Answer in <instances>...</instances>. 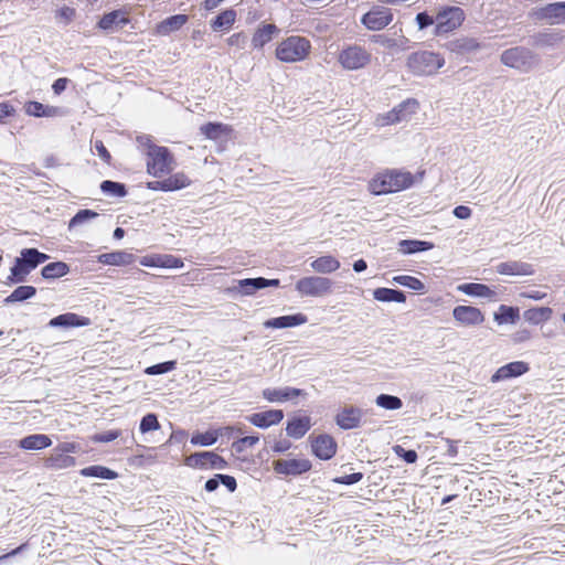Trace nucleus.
I'll list each match as a JSON object with an SVG mask.
<instances>
[{
    "mask_svg": "<svg viewBox=\"0 0 565 565\" xmlns=\"http://www.w3.org/2000/svg\"><path fill=\"white\" fill-rule=\"evenodd\" d=\"M414 178L408 171L386 169L374 175L369 182V190L375 195L403 191L413 185Z\"/></svg>",
    "mask_w": 565,
    "mask_h": 565,
    "instance_id": "nucleus-1",
    "label": "nucleus"
},
{
    "mask_svg": "<svg viewBox=\"0 0 565 565\" xmlns=\"http://www.w3.org/2000/svg\"><path fill=\"white\" fill-rule=\"evenodd\" d=\"M50 256L36 248H23L20 256L14 259V264L10 269V275L4 284L8 286L24 282L29 274L39 265L45 263Z\"/></svg>",
    "mask_w": 565,
    "mask_h": 565,
    "instance_id": "nucleus-2",
    "label": "nucleus"
},
{
    "mask_svg": "<svg viewBox=\"0 0 565 565\" xmlns=\"http://www.w3.org/2000/svg\"><path fill=\"white\" fill-rule=\"evenodd\" d=\"M444 65V56L434 51L413 52L406 60L408 71L415 76L435 75Z\"/></svg>",
    "mask_w": 565,
    "mask_h": 565,
    "instance_id": "nucleus-3",
    "label": "nucleus"
},
{
    "mask_svg": "<svg viewBox=\"0 0 565 565\" xmlns=\"http://www.w3.org/2000/svg\"><path fill=\"white\" fill-rule=\"evenodd\" d=\"M311 52V42L300 35L282 40L276 47V57L284 63L305 61Z\"/></svg>",
    "mask_w": 565,
    "mask_h": 565,
    "instance_id": "nucleus-4",
    "label": "nucleus"
},
{
    "mask_svg": "<svg viewBox=\"0 0 565 565\" xmlns=\"http://www.w3.org/2000/svg\"><path fill=\"white\" fill-rule=\"evenodd\" d=\"M146 166L150 175L160 178L174 169L175 161L167 147H151L146 152Z\"/></svg>",
    "mask_w": 565,
    "mask_h": 565,
    "instance_id": "nucleus-5",
    "label": "nucleus"
},
{
    "mask_svg": "<svg viewBox=\"0 0 565 565\" xmlns=\"http://www.w3.org/2000/svg\"><path fill=\"white\" fill-rule=\"evenodd\" d=\"M501 63L505 66L527 72L539 64L537 55L524 46L508 49L501 54Z\"/></svg>",
    "mask_w": 565,
    "mask_h": 565,
    "instance_id": "nucleus-6",
    "label": "nucleus"
},
{
    "mask_svg": "<svg viewBox=\"0 0 565 565\" xmlns=\"http://www.w3.org/2000/svg\"><path fill=\"white\" fill-rule=\"evenodd\" d=\"M79 445L72 441L60 443L45 459V467L50 469H67L76 465V459L71 454H76Z\"/></svg>",
    "mask_w": 565,
    "mask_h": 565,
    "instance_id": "nucleus-7",
    "label": "nucleus"
},
{
    "mask_svg": "<svg viewBox=\"0 0 565 565\" xmlns=\"http://www.w3.org/2000/svg\"><path fill=\"white\" fill-rule=\"evenodd\" d=\"M333 281L322 276H308L296 282V290L303 297H322L332 292Z\"/></svg>",
    "mask_w": 565,
    "mask_h": 565,
    "instance_id": "nucleus-8",
    "label": "nucleus"
},
{
    "mask_svg": "<svg viewBox=\"0 0 565 565\" xmlns=\"http://www.w3.org/2000/svg\"><path fill=\"white\" fill-rule=\"evenodd\" d=\"M465 21V11L459 7H446L436 15L435 35H441L458 29Z\"/></svg>",
    "mask_w": 565,
    "mask_h": 565,
    "instance_id": "nucleus-9",
    "label": "nucleus"
},
{
    "mask_svg": "<svg viewBox=\"0 0 565 565\" xmlns=\"http://www.w3.org/2000/svg\"><path fill=\"white\" fill-rule=\"evenodd\" d=\"M418 106L419 104L415 98H408L396 105L386 114L379 115L376 117L375 124L379 127H385L407 120L413 114L417 111Z\"/></svg>",
    "mask_w": 565,
    "mask_h": 565,
    "instance_id": "nucleus-10",
    "label": "nucleus"
},
{
    "mask_svg": "<svg viewBox=\"0 0 565 565\" xmlns=\"http://www.w3.org/2000/svg\"><path fill=\"white\" fill-rule=\"evenodd\" d=\"M185 465L202 470H224L228 467L227 461L214 451H199L185 458Z\"/></svg>",
    "mask_w": 565,
    "mask_h": 565,
    "instance_id": "nucleus-11",
    "label": "nucleus"
},
{
    "mask_svg": "<svg viewBox=\"0 0 565 565\" xmlns=\"http://www.w3.org/2000/svg\"><path fill=\"white\" fill-rule=\"evenodd\" d=\"M371 62V54L360 45H350L339 54V63L349 71L365 67Z\"/></svg>",
    "mask_w": 565,
    "mask_h": 565,
    "instance_id": "nucleus-12",
    "label": "nucleus"
},
{
    "mask_svg": "<svg viewBox=\"0 0 565 565\" xmlns=\"http://www.w3.org/2000/svg\"><path fill=\"white\" fill-rule=\"evenodd\" d=\"M394 19L390 8L374 6L361 18V23L371 31H381L392 23Z\"/></svg>",
    "mask_w": 565,
    "mask_h": 565,
    "instance_id": "nucleus-13",
    "label": "nucleus"
},
{
    "mask_svg": "<svg viewBox=\"0 0 565 565\" xmlns=\"http://www.w3.org/2000/svg\"><path fill=\"white\" fill-rule=\"evenodd\" d=\"M454 319L461 326L465 327H475L483 323L484 315L483 312L472 306H457L452 310Z\"/></svg>",
    "mask_w": 565,
    "mask_h": 565,
    "instance_id": "nucleus-14",
    "label": "nucleus"
},
{
    "mask_svg": "<svg viewBox=\"0 0 565 565\" xmlns=\"http://www.w3.org/2000/svg\"><path fill=\"white\" fill-rule=\"evenodd\" d=\"M311 467L308 459H279L274 462L275 472L285 476H299L309 471Z\"/></svg>",
    "mask_w": 565,
    "mask_h": 565,
    "instance_id": "nucleus-15",
    "label": "nucleus"
},
{
    "mask_svg": "<svg viewBox=\"0 0 565 565\" xmlns=\"http://www.w3.org/2000/svg\"><path fill=\"white\" fill-rule=\"evenodd\" d=\"M311 449L319 459L329 460L337 452V443L332 436L322 434L311 440Z\"/></svg>",
    "mask_w": 565,
    "mask_h": 565,
    "instance_id": "nucleus-16",
    "label": "nucleus"
},
{
    "mask_svg": "<svg viewBox=\"0 0 565 565\" xmlns=\"http://www.w3.org/2000/svg\"><path fill=\"white\" fill-rule=\"evenodd\" d=\"M363 415L364 411L362 408L348 406L337 414L335 423L341 429H354L360 426Z\"/></svg>",
    "mask_w": 565,
    "mask_h": 565,
    "instance_id": "nucleus-17",
    "label": "nucleus"
},
{
    "mask_svg": "<svg viewBox=\"0 0 565 565\" xmlns=\"http://www.w3.org/2000/svg\"><path fill=\"white\" fill-rule=\"evenodd\" d=\"M263 397L270 403H282L294 399L298 396L306 395L302 390L285 386V387H267L263 390Z\"/></svg>",
    "mask_w": 565,
    "mask_h": 565,
    "instance_id": "nucleus-18",
    "label": "nucleus"
},
{
    "mask_svg": "<svg viewBox=\"0 0 565 565\" xmlns=\"http://www.w3.org/2000/svg\"><path fill=\"white\" fill-rule=\"evenodd\" d=\"M530 370L529 364L523 361H514L510 362L501 367H499L494 374L491 376V382L497 383L505 380H510L513 377L521 376L525 374Z\"/></svg>",
    "mask_w": 565,
    "mask_h": 565,
    "instance_id": "nucleus-19",
    "label": "nucleus"
},
{
    "mask_svg": "<svg viewBox=\"0 0 565 565\" xmlns=\"http://www.w3.org/2000/svg\"><path fill=\"white\" fill-rule=\"evenodd\" d=\"M495 271L500 275L508 276H531L535 273L532 264L521 260H508L499 263Z\"/></svg>",
    "mask_w": 565,
    "mask_h": 565,
    "instance_id": "nucleus-20",
    "label": "nucleus"
},
{
    "mask_svg": "<svg viewBox=\"0 0 565 565\" xmlns=\"http://www.w3.org/2000/svg\"><path fill=\"white\" fill-rule=\"evenodd\" d=\"M282 418L284 412L281 409H268L249 415L247 420L256 427L268 428L271 425L279 424Z\"/></svg>",
    "mask_w": 565,
    "mask_h": 565,
    "instance_id": "nucleus-21",
    "label": "nucleus"
},
{
    "mask_svg": "<svg viewBox=\"0 0 565 565\" xmlns=\"http://www.w3.org/2000/svg\"><path fill=\"white\" fill-rule=\"evenodd\" d=\"M537 17L551 24L565 23V2H553L540 8Z\"/></svg>",
    "mask_w": 565,
    "mask_h": 565,
    "instance_id": "nucleus-22",
    "label": "nucleus"
},
{
    "mask_svg": "<svg viewBox=\"0 0 565 565\" xmlns=\"http://www.w3.org/2000/svg\"><path fill=\"white\" fill-rule=\"evenodd\" d=\"M140 264L146 267L162 268H182L184 266L182 259L173 255H149L140 259Z\"/></svg>",
    "mask_w": 565,
    "mask_h": 565,
    "instance_id": "nucleus-23",
    "label": "nucleus"
},
{
    "mask_svg": "<svg viewBox=\"0 0 565 565\" xmlns=\"http://www.w3.org/2000/svg\"><path fill=\"white\" fill-rule=\"evenodd\" d=\"M457 289L471 297L488 298L492 301L499 300L498 292L484 284L467 282L459 285Z\"/></svg>",
    "mask_w": 565,
    "mask_h": 565,
    "instance_id": "nucleus-24",
    "label": "nucleus"
},
{
    "mask_svg": "<svg viewBox=\"0 0 565 565\" xmlns=\"http://www.w3.org/2000/svg\"><path fill=\"white\" fill-rule=\"evenodd\" d=\"M307 321L308 318L306 315L296 313L268 319L264 322V327L267 329H285L305 324Z\"/></svg>",
    "mask_w": 565,
    "mask_h": 565,
    "instance_id": "nucleus-25",
    "label": "nucleus"
},
{
    "mask_svg": "<svg viewBox=\"0 0 565 565\" xmlns=\"http://www.w3.org/2000/svg\"><path fill=\"white\" fill-rule=\"evenodd\" d=\"M90 323L86 317L78 316L73 312L62 313L49 321L51 328H73V327H86Z\"/></svg>",
    "mask_w": 565,
    "mask_h": 565,
    "instance_id": "nucleus-26",
    "label": "nucleus"
},
{
    "mask_svg": "<svg viewBox=\"0 0 565 565\" xmlns=\"http://www.w3.org/2000/svg\"><path fill=\"white\" fill-rule=\"evenodd\" d=\"M371 41L380 44L391 52H402L407 50L409 42V40L404 35H401L399 38H392L384 33L372 35Z\"/></svg>",
    "mask_w": 565,
    "mask_h": 565,
    "instance_id": "nucleus-27",
    "label": "nucleus"
},
{
    "mask_svg": "<svg viewBox=\"0 0 565 565\" xmlns=\"http://www.w3.org/2000/svg\"><path fill=\"white\" fill-rule=\"evenodd\" d=\"M136 257L134 254L125 250H116L111 253L100 254L97 260L103 265L110 266H127L135 262Z\"/></svg>",
    "mask_w": 565,
    "mask_h": 565,
    "instance_id": "nucleus-28",
    "label": "nucleus"
},
{
    "mask_svg": "<svg viewBox=\"0 0 565 565\" xmlns=\"http://www.w3.org/2000/svg\"><path fill=\"white\" fill-rule=\"evenodd\" d=\"M310 427L311 419L309 416H297L287 422L286 433L289 437L299 439L308 433Z\"/></svg>",
    "mask_w": 565,
    "mask_h": 565,
    "instance_id": "nucleus-29",
    "label": "nucleus"
},
{
    "mask_svg": "<svg viewBox=\"0 0 565 565\" xmlns=\"http://www.w3.org/2000/svg\"><path fill=\"white\" fill-rule=\"evenodd\" d=\"M278 32L279 29L273 23L259 26L253 34L252 46L254 49H263Z\"/></svg>",
    "mask_w": 565,
    "mask_h": 565,
    "instance_id": "nucleus-30",
    "label": "nucleus"
},
{
    "mask_svg": "<svg viewBox=\"0 0 565 565\" xmlns=\"http://www.w3.org/2000/svg\"><path fill=\"white\" fill-rule=\"evenodd\" d=\"M51 445V438L44 434L29 435L19 441V447L24 450H42Z\"/></svg>",
    "mask_w": 565,
    "mask_h": 565,
    "instance_id": "nucleus-31",
    "label": "nucleus"
},
{
    "mask_svg": "<svg viewBox=\"0 0 565 565\" xmlns=\"http://www.w3.org/2000/svg\"><path fill=\"white\" fill-rule=\"evenodd\" d=\"M310 267L319 274H331L340 268V262L331 255H324L312 260Z\"/></svg>",
    "mask_w": 565,
    "mask_h": 565,
    "instance_id": "nucleus-32",
    "label": "nucleus"
},
{
    "mask_svg": "<svg viewBox=\"0 0 565 565\" xmlns=\"http://www.w3.org/2000/svg\"><path fill=\"white\" fill-rule=\"evenodd\" d=\"M129 20L125 15V12L120 10H115L109 13L103 15V18L98 22V26L103 30H109L113 26H125Z\"/></svg>",
    "mask_w": 565,
    "mask_h": 565,
    "instance_id": "nucleus-33",
    "label": "nucleus"
},
{
    "mask_svg": "<svg viewBox=\"0 0 565 565\" xmlns=\"http://www.w3.org/2000/svg\"><path fill=\"white\" fill-rule=\"evenodd\" d=\"M201 134L204 135L207 139L218 140L223 136H228L232 131L228 125L222 122H207L200 128Z\"/></svg>",
    "mask_w": 565,
    "mask_h": 565,
    "instance_id": "nucleus-34",
    "label": "nucleus"
},
{
    "mask_svg": "<svg viewBox=\"0 0 565 565\" xmlns=\"http://www.w3.org/2000/svg\"><path fill=\"white\" fill-rule=\"evenodd\" d=\"M220 483L225 486L226 489L230 492H234L236 490V488H237V482H236V479L234 477L228 476V475L217 473L213 478L209 479L205 482L204 489L207 492H213V491H215L218 488Z\"/></svg>",
    "mask_w": 565,
    "mask_h": 565,
    "instance_id": "nucleus-35",
    "label": "nucleus"
},
{
    "mask_svg": "<svg viewBox=\"0 0 565 565\" xmlns=\"http://www.w3.org/2000/svg\"><path fill=\"white\" fill-rule=\"evenodd\" d=\"M434 248V244L418 239H403L398 243V250L404 255L426 252Z\"/></svg>",
    "mask_w": 565,
    "mask_h": 565,
    "instance_id": "nucleus-36",
    "label": "nucleus"
},
{
    "mask_svg": "<svg viewBox=\"0 0 565 565\" xmlns=\"http://www.w3.org/2000/svg\"><path fill=\"white\" fill-rule=\"evenodd\" d=\"M188 22V15L175 14L167 18L158 24L157 31L159 34L167 35L173 31L181 29Z\"/></svg>",
    "mask_w": 565,
    "mask_h": 565,
    "instance_id": "nucleus-37",
    "label": "nucleus"
},
{
    "mask_svg": "<svg viewBox=\"0 0 565 565\" xmlns=\"http://www.w3.org/2000/svg\"><path fill=\"white\" fill-rule=\"evenodd\" d=\"M373 298L381 302H405L406 296L403 291L391 288H376Z\"/></svg>",
    "mask_w": 565,
    "mask_h": 565,
    "instance_id": "nucleus-38",
    "label": "nucleus"
},
{
    "mask_svg": "<svg viewBox=\"0 0 565 565\" xmlns=\"http://www.w3.org/2000/svg\"><path fill=\"white\" fill-rule=\"evenodd\" d=\"M36 288L33 286L24 285L17 287L8 297L3 299L4 305H12L31 299L35 296Z\"/></svg>",
    "mask_w": 565,
    "mask_h": 565,
    "instance_id": "nucleus-39",
    "label": "nucleus"
},
{
    "mask_svg": "<svg viewBox=\"0 0 565 565\" xmlns=\"http://www.w3.org/2000/svg\"><path fill=\"white\" fill-rule=\"evenodd\" d=\"M520 319V309L501 305L498 312L494 313V321L498 324L515 323Z\"/></svg>",
    "mask_w": 565,
    "mask_h": 565,
    "instance_id": "nucleus-40",
    "label": "nucleus"
},
{
    "mask_svg": "<svg viewBox=\"0 0 565 565\" xmlns=\"http://www.w3.org/2000/svg\"><path fill=\"white\" fill-rule=\"evenodd\" d=\"M162 182L164 192L181 190L191 184V180L183 172L174 173L167 179H163Z\"/></svg>",
    "mask_w": 565,
    "mask_h": 565,
    "instance_id": "nucleus-41",
    "label": "nucleus"
},
{
    "mask_svg": "<svg viewBox=\"0 0 565 565\" xmlns=\"http://www.w3.org/2000/svg\"><path fill=\"white\" fill-rule=\"evenodd\" d=\"M70 271V266L64 262H54L45 265L41 275L44 279H56L67 275Z\"/></svg>",
    "mask_w": 565,
    "mask_h": 565,
    "instance_id": "nucleus-42",
    "label": "nucleus"
},
{
    "mask_svg": "<svg viewBox=\"0 0 565 565\" xmlns=\"http://www.w3.org/2000/svg\"><path fill=\"white\" fill-rule=\"evenodd\" d=\"M81 475L84 477H93L105 480H114L118 477V473L104 466H89L81 470Z\"/></svg>",
    "mask_w": 565,
    "mask_h": 565,
    "instance_id": "nucleus-43",
    "label": "nucleus"
},
{
    "mask_svg": "<svg viewBox=\"0 0 565 565\" xmlns=\"http://www.w3.org/2000/svg\"><path fill=\"white\" fill-rule=\"evenodd\" d=\"M259 289H262V282L260 277H257L238 280L237 285L234 286L232 290L243 296H250Z\"/></svg>",
    "mask_w": 565,
    "mask_h": 565,
    "instance_id": "nucleus-44",
    "label": "nucleus"
},
{
    "mask_svg": "<svg viewBox=\"0 0 565 565\" xmlns=\"http://www.w3.org/2000/svg\"><path fill=\"white\" fill-rule=\"evenodd\" d=\"M236 20V11L227 9L221 12L212 22L211 26L214 31L231 28Z\"/></svg>",
    "mask_w": 565,
    "mask_h": 565,
    "instance_id": "nucleus-45",
    "label": "nucleus"
},
{
    "mask_svg": "<svg viewBox=\"0 0 565 565\" xmlns=\"http://www.w3.org/2000/svg\"><path fill=\"white\" fill-rule=\"evenodd\" d=\"M552 312V309L548 307L532 308L524 312V318L533 324H540L547 321L551 318Z\"/></svg>",
    "mask_w": 565,
    "mask_h": 565,
    "instance_id": "nucleus-46",
    "label": "nucleus"
},
{
    "mask_svg": "<svg viewBox=\"0 0 565 565\" xmlns=\"http://www.w3.org/2000/svg\"><path fill=\"white\" fill-rule=\"evenodd\" d=\"M393 282L418 292H423L425 290L424 282L414 276L398 275L393 277Z\"/></svg>",
    "mask_w": 565,
    "mask_h": 565,
    "instance_id": "nucleus-47",
    "label": "nucleus"
},
{
    "mask_svg": "<svg viewBox=\"0 0 565 565\" xmlns=\"http://www.w3.org/2000/svg\"><path fill=\"white\" fill-rule=\"evenodd\" d=\"M100 190L103 193L115 196L124 198L127 194V190L124 183L105 180L100 183Z\"/></svg>",
    "mask_w": 565,
    "mask_h": 565,
    "instance_id": "nucleus-48",
    "label": "nucleus"
},
{
    "mask_svg": "<svg viewBox=\"0 0 565 565\" xmlns=\"http://www.w3.org/2000/svg\"><path fill=\"white\" fill-rule=\"evenodd\" d=\"M376 405L390 411L402 408L403 402L399 397L388 394H381L376 397Z\"/></svg>",
    "mask_w": 565,
    "mask_h": 565,
    "instance_id": "nucleus-49",
    "label": "nucleus"
},
{
    "mask_svg": "<svg viewBox=\"0 0 565 565\" xmlns=\"http://www.w3.org/2000/svg\"><path fill=\"white\" fill-rule=\"evenodd\" d=\"M217 437L218 436L216 431L198 433L191 437V444L195 446L209 447L216 443Z\"/></svg>",
    "mask_w": 565,
    "mask_h": 565,
    "instance_id": "nucleus-50",
    "label": "nucleus"
},
{
    "mask_svg": "<svg viewBox=\"0 0 565 565\" xmlns=\"http://www.w3.org/2000/svg\"><path fill=\"white\" fill-rule=\"evenodd\" d=\"M98 216V213H96L93 210H79L70 221L68 228L72 230L73 227H76L78 225H82L86 222H89Z\"/></svg>",
    "mask_w": 565,
    "mask_h": 565,
    "instance_id": "nucleus-51",
    "label": "nucleus"
},
{
    "mask_svg": "<svg viewBox=\"0 0 565 565\" xmlns=\"http://www.w3.org/2000/svg\"><path fill=\"white\" fill-rule=\"evenodd\" d=\"M159 428H160V424L158 422V417L156 414L149 413V414L145 415L140 420L139 429L142 434H146V433H149L152 430H158Z\"/></svg>",
    "mask_w": 565,
    "mask_h": 565,
    "instance_id": "nucleus-52",
    "label": "nucleus"
},
{
    "mask_svg": "<svg viewBox=\"0 0 565 565\" xmlns=\"http://www.w3.org/2000/svg\"><path fill=\"white\" fill-rule=\"evenodd\" d=\"M177 362L175 361H167L162 363H158L151 366H148L145 370V373L148 375H159L164 374L168 372H171L175 369Z\"/></svg>",
    "mask_w": 565,
    "mask_h": 565,
    "instance_id": "nucleus-53",
    "label": "nucleus"
},
{
    "mask_svg": "<svg viewBox=\"0 0 565 565\" xmlns=\"http://www.w3.org/2000/svg\"><path fill=\"white\" fill-rule=\"evenodd\" d=\"M259 441L258 436H245L232 444V448L237 452H244L246 448L254 447Z\"/></svg>",
    "mask_w": 565,
    "mask_h": 565,
    "instance_id": "nucleus-54",
    "label": "nucleus"
},
{
    "mask_svg": "<svg viewBox=\"0 0 565 565\" xmlns=\"http://www.w3.org/2000/svg\"><path fill=\"white\" fill-rule=\"evenodd\" d=\"M120 430H107L104 433H98L92 436V440L94 443H110L115 439H117L120 436Z\"/></svg>",
    "mask_w": 565,
    "mask_h": 565,
    "instance_id": "nucleus-55",
    "label": "nucleus"
},
{
    "mask_svg": "<svg viewBox=\"0 0 565 565\" xmlns=\"http://www.w3.org/2000/svg\"><path fill=\"white\" fill-rule=\"evenodd\" d=\"M76 15V11L71 7H63L55 12V18L62 21L64 24L71 23Z\"/></svg>",
    "mask_w": 565,
    "mask_h": 565,
    "instance_id": "nucleus-56",
    "label": "nucleus"
},
{
    "mask_svg": "<svg viewBox=\"0 0 565 565\" xmlns=\"http://www.w3.org/2000/svg\"><path fill=\"white\" fill-rule=\"evenodd\" d=\"M24 110L29 116L43 117L44 105L39 102H28L24 105Z\"/></svg>",
    "mask_w": 565,
    "mask_h": 565,
    "instance_id": "nucleus-57",
    "label": "nucleus"
},
{
    "mask_svg": "<svg viewBox=\"0 0 565 565\" xmlns=\"http://www.w3.org/2000/svg\"><path fill=\"white\" fill-rule=\"evenodd\" d=\"M363 478V473L361 472H354V473H351V475H345V476H341V477H337L333 479V482L334 483H338V484H354V483H358L359 481H361Z\"/></svg>",
    "mask_w": 565,
    "mask_h": 565,
    "instance_id": "nucleus-58",
    "label": "nucleus"
},
{
    "mask_svg": "<svg viewBox=\"0 0 565 565\" xmlns=\"http://www.w3.org/2000/svg\"><path fill=\"white\" fill-rule=\"evenodd\" d=\"M415 21L418 25L419 30H424L434 23H436V18L429 15L426 11L417 13Z\"/></svg>",
    "mask_w": 565,
    "mask_h": 565,
    "instance_id": "nucleus-59",
    "label": "nucleus"
},
{
    "mask_svg": "<svg viewBox=\"0 0 565 565\" xmlns=\"http://www.w3.org/2000/svg\"><path fill=\"white\" fill-rule=\"evenodd\" d=\"M395 452L397 456L402 457L407 463H414L418 458L417 452L415 450H406L402 446H396Z\"/></svg>",
    "mask_w": 565,
    "mask_h": 565,
    "instance_id": "nucleus-60",
    "label": "nucleus"
},
{
    "mask_svg": "<svg viewBox=\"0 0 565 565\" xmlns=\"http://www.w3.org/2000/svg\"><path fill=\"white\" fill-rule=\"evenodd\" d=\"M95 149L97 151V154L102 158V160L109 164L110 160H111V156H110L109 151L106 149L103 141H100V140L95 141Z\"/></svg>",
    "mask_w": 565,
    "mask_h": 565,
    "instance_id": "nucleus-61",
    "label": "nucleus"
},
{
    "mask_svg": "<svg viewBox=\"0 0 565 565\" xmlns=\"http://www.w3.org/2000/svg\"><path fill=\"white\" fill-rule=\"evenodd\" d=\"M459 49L465 51H476L480 49V43L473 38H466L460 41Z\"/></svg>",
    "mask_w": 565,
    "mask_h": 565,
    "instance_id": "nucleus-62",
    "label": "nucleus"
},
{
    "mask_svg": "<svg viewBox=\"0 0 565 565\" xmlns=\"http://www.w3.org/2000/svg\"><path fill=\"white\" fill-rule=\"evenodd\" d=\"M136 141L139 148H141L145 151V153L149 151L151 147H158L152 142L151 137L148 135L138 136Z\"/></svg>",
    "mask_w": 565,
    "mask_h": 565,
    "instance_id": "nucleus-63",
    "label": "nucleus"
},
{
    "mask_svg": "<svg viewBox=\"0 0 565 565\" xmlns=\"http://www.w3.org/2000/svg\"><path fill=\"white\" fill-rule=\"evenodd\" d=\"M454 215L460 220H467L471 216V209L466 205H458L454 209Z\"/></svg>",
    "mask_w": 565,
    "mask_h": 565,
    "instance_id": "nucleus-64",
    "label": "nucleus"
}]
</instances>
